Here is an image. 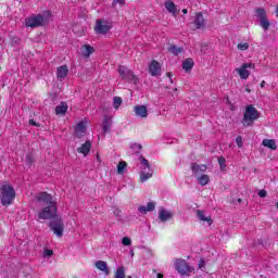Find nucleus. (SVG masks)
<instances>
[{
    "instance_id": "nucleus-1",
    "label": "nucleus",
    "mask_w": 278,
    "mask_h": 278,
    "mask_svg": "<svg viewBox=\"0 0 278 278\" xmlns=\"http://www.w3.org/2000/svg\"><path fill=\"white\" fill-rule=\"evenodd\" d=\"M37 201L39 203H45L47 205L38 213V218L41 220H51V218H55V214H58V205L55 201H53V197L47 192H40L36 195Z\"/></svg>"
},
{
    "instance_id": "nucleus-2",
    "label": "nucleus",
    "mask_w": 278,
    "mask_h": 278,
    "mask_svg": "<svg viewBox=\"0 0 278 278\" xmlns=\"http://www.w3.org/2000/svg\"><path fill=\"white\" fill-rule=\"evenodd\" d=\"M191 170L200 186H207L210 184V176L205 174L207 165L193 163L191 164Z\"/></svg>"
},
{
    "instance_id": "nucleus-3",
    "label": "nucleus",
    "mask_w": 278,
    "mask_h": 278,
    "mask_svg": "<svg viewBox=\"0 0 278 278\" xmlns=\"http://www.w3.org/2000/svg\"><path fill=\"white\" fill-rule=\"evenodd\" d=\"M14 199H16V191L12 185L5 182L0 187V200L2 205H12Z\"/></svg>"
},
{
    "instance_id": "nucleus-4",
    "label": "nucleus",
    "mask_w": 278,
    "mask_h": 278,
    "mask_svg": "<svg viewBox=\"0 0 278 278\" xmlns=\"http://www.w3.org/2000/svg\"><path fill=\"white\" fill-rule=\"evenodd\" d=\"M260 118V112L252 104L245 108L243 113L242 125L243 127H252L253 123Z\"/></svg>"
},
{
    "instance_id": "nucleus-5",
    "label": "nucleus",
    "mask_w": 278,
    "mask_h": 278,
    "mask_svg": "<svg viewBox=\"0 0 278 278\" xmlns=\"http://www.w3.org/2000/svg\"><path fill=\"white\" fill-rule=\"evenodd\" d=\"M141 160V166H140V177L139 181L141 184H144L146 181H149L151 177H153V170L151 169V165L149 164V161L144 159L143 156H140Z\"/></svg>"
},
{
    "instance_id": "nucleus-6",
    "label": "nucleus",
    "mask_w": 278,
    "mask_h": 278,
    "mask_svg": "<svg viewBox=\"0 0 278 278\" xmlns=\"http://www.w3.org/2000/svg\"><path fill=\"white\" fill-rule=\"evenodd\" d=\"M174 266L177 273L181 275V277H190V274L194 273V267H192L190 264H188V262L181 258H176Z\"/></svg>"
},
{
    "instance_id": "nucleus-7",
    "label": "nucleus",
    "mask_w": 278,
    "mask_h": 278,
    "mask_svg": "<svg viewBox=\"0 0 278 278\" xmlns=\"http://www.w3.org/2000/svg\"><path fill=\"white\" fill-rule=\"evenodd\" d=\"M49 227L56 238H62L64 236V220L62 217L52 219L49 223Z\"/></svg>"
},
{
    "instance_id": "nucleus-8",
    "label": "nucleus",
    "mask_w": 278,
    "mask_h": 278,
    "mask_svg": "<svg viewBox=\"0 0 278 278\" xmlns=\"http://www.w3.org/2000/svg\"><path fill=\"white\" fill-rule=\"evenodd\" d=\"M42 25H45V17L40 14H33L25 18V27H31L34 29Z\"/></svg>"
},
{
    "instance_id": "nucleus-9",
    "label": "nucleus",
    "mask_w": 278,
    "mask_h": 278,
    "mask_svg": "<svg viewBox=\"0 0 278 278\" xmlns=\"http://www.w3.org/2000/svg\"><path fill=\"white\" fill-rule=\"evenodd\" d=\"M119 76L125 81H130L131 84H138V77L134 75V72L123 65H119L117 68Z\"/></svg>"
},
{
    "instance_id": "nucleus-10",
    "label": "nucleus",
    "mask_w": 278,
    "mask_h": 278,
    "mask_svg": "<svg viewBox=\"0 0 278 278\" xmlns=\"http://www.w3.org/2000/svg\"><path fill=\"white\" fill-rule=\"evenodd\" d=\"M110 29H112V22L103 18H100L97 21L94 26L96 34L104 35V34H108Z\"/></svg>"
},
{
    "instance_id": "nucleus-11",
    "label": "nucleus",
    "mask_w": 278,
    "mask_h": 278,
    "mask_svg": "<svg viewBox=\"0 0 278 278\" xmlns=\"http://www.w3.org/2000/svg\"><path fill=\"white\" fill-rule=\"evenodd\" d=\"M173 216H175V213L170 210H167L163 206L159 208V220L161 223H168V220H172Z\"/></svg>"
},
{
    "instance_id": "nucleus-12",
    "label": "nucleus",
    "mask_w": 278,
    "mask_h": 278,
    "mask_svg": "<svg viewBox=\"0 0 278 278\" xmlns=\"http://www.w3.org/2000/svg\"><path fill=\"white\" fill-rule=\"evenodd\" d=\"M253 66L252 63H243L241 67L236 68V73H238L240 79H249L251 72L249 71Z\"/></svg>"
},
{
    "instance_id": "nucleus-13",
    "label": "nucleus",
    "mask_w": 278,
    "mask_h": 278,
    "mask_svg": "<svg viewBox=\"0 0 278 278\" xmlns=\"http://www.w3.org/2000/svg\"><path fill=\"white\" fill-rule=\"evenodd\" d=\"M149 73L152 77H160V75H162V65L160 62L153 60L149 64Z\"/></svg>"
},
{
    "instance_id": "nucleus-14",
    "label": "nucleus",
    "mask_w": 278,
    "mask_h": 278,
    "mask_svg": "<svg viewBox=\"0 0 278 278\" xmlns=\"http://www.w3.org/2000/svg\"><path fill=\"white\" fill-rule=\"evenodd\" d=\"M87 129H88L87 122L80 121L75 127L74 136L76 138H84L86 136Z\"/></svg>"
},
{
    "instance_id": "nucleus-15",
    "label": "nucleus",
    "mask_w": 278,
    "mask_h": 278,
    "mask_svg": "<svg viewBox=\"0 0 278 278\" xmlns=\"http://www.w3.org/2000/svg\"><path fill=\"white\" fill-rule=\"evenodd\" d=\"M68 77V67L66 65H62L56 70V78L59 81H64L65 78Z\"/></svg>"
},
{
    "instance_id": "nucleus-16",
    "label": "nucleus",
    "mask_w": 278,
    "mask_h": 278,
    "mask_svg": "<svg viewBox=\"0 0 278 278\" xmlns=\"http://www.w3.org/2000/svg\"><path fill=\"white\" fill-rule=\"evenodd\" d=\"M134 112L139 118H147L149 116V110H147L146 105H136Z\"/></svg>"
},
{
    "instance_id": "nucleus-17",
    "label": "nucleus",
    "mask_w": 278,
    "mask_h": 278,
    "mask_svg": "<svg viewBox=\"0 0 278 278\" xmlns=\"http://www.w3.org/2000/svg\"><path fill=\"white\" fill-rule=\"evenodd\" d=\"M94 266L98 270H101L104 275H110V267H108V262L105 261H97Z\"/></svg>"
},
{
    "instance_id": "nucleus-18",
    "label": "nucleus",
    "mask_w": 278,
    "mask_h": 278,
    "mask_svg": "<svg viewBox=\"0 0 278 278\" xmlns=\"http://www.w3.org/2000/svg\"><path fill=\"white\" fill-rule=\"evenodd\" d=\"M92 53H94V48L92 46L83 45L80 47V55H83V58H89Z\"/></svg>"
},
{
    "instance_id": "nucleus-19",
    "label": "nucleus",
    "mask_w": 278,
    "mask_h": 278,
    "mask_svg": "<svg viewBox=\"0 0 278 278\" xmlns=\"http://www.w3.org/2000/svg\"><path fill=\"white\" fill-rule=\"evenodd\" d=\"M90 149H92V143L90 141H86L77 149L78 153H81L85 157L90 153Z\"/></svg>"
},
{
    "instance_id": "nucleus-20",
    "label": "nucleus",
    "mask_w": 278,
    "mask_h": 278,
    "mask_svg": "<svg viewBox=\"0 0 278 278\" xmlns=\"http://www.w3.org/2000/svg\"><path fill=\"white\" fill-rule=\"evenodd\" d=\"M195 214L199 220H201L202 223H208V225H212V217L207 216L205 214V211L198 210L195 211Z\"/></svg>"
},
{
    "instance_id": "nucleus-21",
    "label": "nucleus",
    "mask_w": 278,
    "mask_h": 278,
    "mask_svg": "<svg viewBox=\"0 0 278 278\" xmlns=\"http://www.w3.org/2000/svg\"><path fill=\"white\" fill-rule=\"evenodd\" d=\"M194 25L197 29H203V27H205V18L203 17V14L201 13L195 14Z\"/></svg>"
},
{
    "instance_id": "nucleus-22",
    "label": "nucleus",
    "mask_w": 278,
    "mask_h": 278,
    "mask_svg": "<svg viewBox=\"0 0 278 278\" xmlns=\"http://www.w3.org/2000/svg\"><path fill=\"white\" fill-rule=\"evenodd\" d=\"M165 10L173 14V16H177V5L170 0L165 1Z\"/></svg>"
},
{
    "instance_id": "nucleus-23",
    "label": "nucleus",
    "mask_w": 278,
    "mask_h": 278,
    "mask_svg": "<svg viewBox=\"0 0 278 278\" xmlns=\"http://www.w3.org/2000/svg\"><path fill=\"white\" fill-rule=\"evenodd\" d=\"M262 144L267 149H271V151H277V141L275 139H264Z\"/></svg>"
},
{
    "instance_id": "nucleus-24",
    "label": "nucleus",
    "mask_w": 278,
    "mask_h": 278,
    "mask_svg": "<svg viewBox=\"0 0 278 278\" xmlns=\"http://www.w3.org/2000/svg\"><path fill=\"white\" fill-rule=\"evenodd\" d=\"M66 112H68V104L66 102H61L55 108V114L56 115H64Z\"/></svg>"
},
{
    "instance_id": "nucleus-25",
    "label": "nucleus",
    "mask_w": 278,
    "mask_h": 278,
    "mask_svg": "<svg viewBox=\"0 0 278 278\" xmlns=\"http://www.w3.org/2000/svg\"><path fill=\"white\" fill-rule=\"evenodd\" d=\"M155 210V202H149L147 206H139L138 212L140 214H147V212H153Z\"/></svg>"
},
{
    "instance_id": "nucleus-26",
    "label": "nucleus",
    "mask_w": 278,
    "mask_h": 278,
    "mask_svg": "<svg viewBox=\"0 0 278 278\" xmlns=\"http://www.w3.org/2000/svg\"><path fill=\"white\" fill-rule=\"evenodd\" d=\"M193 66H194V61L192 59H186L182 62V70L186 71V73H190Z\"/></svg>"
},
{
    "instance_id": "nucleus-27",
    "label": "nucleus",
    "mask_w": 278,
    "mask_h": 278,
    "mask_svg": "<svg viewBox=\"0 0 278 278\" xmlns=\"http://www.w3.org/2000/svg\"><path fill=\"white\" fill-rule=\"evenodd\" d=\"M111 127H112V122H110V118L108 116H104V119H103V123H102L103 134H108V131H110Z\"/></svg>"
},
{
    "instance_id": "nucleus-28",
    "label": "nucleus",
    "mask_w": 278,
    "mask_h": 278,
    "mask_svg": "<svg viewBox=\"0 0 278 278\" xmlns=\"http://www.w3.org/2000/svg\"><path fill=\"white\" fill-rule=\"evenodd\" d=\"M168 51L173 53V55H179L184 50L177 46H169Z\"/></svg>"
},
{
    "instance_id": "nucleus-29",
    "label": "nucleus",
    "mask_w": 278,
    "mask_h": 278,
    "mask_svg": "<svg viewBox=\"0 0 278 278\" xmlns=\"http://www.w3.org/2000/svg\"><path fill=\"white\" fill-rule=\"evenodd\" d=\"M125 168H127V163L125 161L119 162L117 165L118 175H123L125 173Z\"/></svg>"
},
{
    "instance_id": "nucleus-30",
    "label": "nucleus",
    "mask_w": 278,
    "mask_h": 278,
    "mask_svg": "<svg viewBox=\"0 0 278 278\" xmlns=\"http://www.w3.org/2000/svg\"><path fill=\"white\" fill-rule=\"evenodd\" d=\"M114 278H125V267H118L114 274Z\"/></svg>"
},
{
    "instance_id": "nucleus-31",
    "label": "nucleus",
    "mask_w": 278,
    "mask_h": 278,
    "mask_svg": "<svg viewBox=\"0 0 278 278\" xmlns=\"http://www.w3.org/2000/svg\"><path fill=\"white\" fill-rule=\"evenodd\" d=\"M130 149H131L132 153H140V151L142 150V144L130 143Z\"/></svg>"
},
{
    "instance_id": "nucleus-32",
    "label": "nucleus",
    "mask_w": 278,
    "mask_h": 278,
    "mask_svg": "<svg viewBox=\"0 0 278 278\" xmlns=\"http://www.w3.org/2000/svg\"><path fill=\"white\" fill-rule=\"evenodd\" d=\"M261 23V27H263V29L267 30L270 27V22H268V18L263 17L262 20H260Z\"/></svg>"
},
{
    "instance_id": "nucleus-33",
    "label": "nucleus",
    "mask_w": 278,
    "mask_h": 278,
    "mask_svg": "<svg viewBox=\"0 0 278 278\" xmlns=\"http://www.w3.org/2000/svg\"><path fill=\"white\" fill-rule=\"evenodd\" d=\"M123 103V99H121V97H115L113 99V108H115V110H118V108H121Z\"/></svg>"
},
{
    "instance_id": "nucleus-34",
    "label": "nucleus",
    "mask_w": 278,
    "mask_h": 278,
    "mask_svg": "<svg viewBox=\"0 0 278 278\" xmlns=\"http://www.w3.org/2000/svg\"><path fill=\"white\" fill-rule=\"evenodd\" d=\"M218 164H219L220 170H225V168H227V160H225V157L223 156L218 157Z\"/></svg>"
},
{
    "instance_id": "nucleus-35",
    "label": "nucleus",
    "mask_w": 278,
    "mask_h": 278,
    "mask_svg": "<svg viewBox=\"0 0 278 278\" xmlns=\"http://www.w3.org/2000/svg\"><path fill=\"white\" fill-rule=\"evenodd\" d=\"M256 16H257V18H260V21L262 18H266V10H264V9H256Z\"/></svg>"
},
{
    "instance_id": "nucleus-36",
    "label": "nucleus",
    "mask_w": 278,
    "mask_h": 278,
    "mask_svg": "<svg viewBox=\"0 0 278 278\" xmlns=\"http://www.w3.org/2000/svg\"><path fill=\"white\" fill-rule=\"evenodd\" d=\"M237 49H239V51H247V49H249V43L248 42L238 43Z\"/></svg>"
},
{
    "instance_id": "nucleus-37",
    "label": "nucleus",
    "mask_w": 278,
    "mask_h": 278,
    "mask_svg": "<svg viewBox=\"0 0 278 278\" xmlns=\"http://www.w3.org/2000/svg\"><path fill=\"white\" fill-rule=\"evenodd\" d=\"M122 244H123L124 247H131V239H129V237H124V238L122 239Z\"/></svg>"
},
{
    "instance_id": "nucleus-38",
    "label": "nucleus",
    "mask_w": 278,
    "mask_h": 278,
    "mask_svg": "<svg viewBox=\"0 0 278 278\" xmlns=\"http://www.w3.org/2000/svg\"><path fill=\"white\" fill-rule=\"evenodd\" d=\"M236 143H237V146H238V148L239 149H242V147H243V142H242V136H238L237 138H236Z\"/></svg>"
},
{
    "instance_id": "nucleus-39",
    "label": "nucleus",
    "mask_w": 278,
    "mask_h": 278,
    "mask_svg": "<svg viewBox=\"0 0 278 278\" xmlns=\"http://www.w3.org/2000/svg\"><path fill=\"white\" fill-rule=\"evenodd\" d=\"M198 266L202 273H205V260H200Z\"/></svg>"
},
{
    "instance_id": "nucleus-40",
    "label": "nucleus",
    "mask_w": 278,
    "mask_h": 278,
    "mask_svg": "<svg viewBox=\"0 0 278 278\" xmlns=\"http://www.w3.org/2000/svg\"><path fill=\"white\" fill-rule=\"evenodd\" d=\"M116 5H125V0H114L113 1V8H116Z\"/></svg>"
},
{
    "instance_id": "nucleus-41",
    "label": "nucleus",
    "mask_w": 278,
    "mask_h": 278,
    "mask_svg": "<svg viewBox=\"0 0 278 278\" xmlns=\"http://www.w3.org/2000/svg\"><path fill=\"white\" fill-rule=\"evenodd\" d=\"M53 255V250L46 249L43 251V257H51Z\"/></svg>"
},
{
    "instance_id": "nucleus-42",
    "label": "nucleus",
    "mask_w": 278,
    "mask_h": 278,
    "mask_svg": "<svg viewBox=\"0 0 278 278\" xmlns=\"http://www.w3.org/2000/svg\"><path fill=\"white\" fill-rule=\"evenodd\" d=\"M26 162H27L28 166L30 164H34V156L31 154H27L26 155Z\"/></svg>"
},
{
    "instance_id": "nucleus-43",
    "label": "nucleus",
    "mask_w": 278,
    "mask_h": 278,
    "mask_svg": "<svg viewBox=\"0 0 278 278\" xmlns=\"http://www.w3.org/2000/svg\"><path fill=\"white\" fill-rule=\"evenodd\" d=\"M266 194H267L266 190H261V191L258 192V197H261V199L266 198Z\"/></svg>"
},
{
    "instance_id": "nucleus-44",
    "label": "nucleus",
    "mask_w": 278,
    "mask_h": 278,
    "mask_svg": "<svg viewBox=\"0 0 278 278\" xmlns=\"http://www.w3.org/2000/svg\"><path fill=\"white\" fill-rule=\"evenodd\" d=\"M29 125H33L34 127H38V123H36L34 119H29Z\"/></svg>"
},
{
    "instance_id": "nucleus-45",
    "label": "nucleus",
    "mask_w": 278,
    "mask_h": 278,
    "mask_svg": "<svg viewBox=\"0 0 278 278\" xmlns=\"http://www.w3.org/2000/svg\"><path fill=\"white\" fill-rule=\"evenodd\" d=\"M167 77H169V80L173 81V74L167 73Z\"/></svg>"
},
{
    "instance_id": "nucleus-46",
    "label": "nucleus",
    "mask_w": 278,
    "mask_h": 278,
    "mask_svg": "<svg viewBox=\"0 0 278 278\" xmlns=\"http://www.w3.org/2000/svg\"><path fill=\"white\" fill-rule=\"evenodd\" d=\"M264 86H266V81L263 80V81L261 83V88H264Z\"/></svg>"
},
{
    "instance_id": "nucleus-47",
    "label": "nucleus",
    "mask_w": 278,
    "mask_h": 278,
    "mask_svg": "<svg viewBox=\"0 0 278 278\" xmlns=\"http://www.w3.org/2000/svg\"><path fill=\"white\" fill-rule=\"evenodd\" d=\"M96 159L98 162H101V156H99V154H97Z\"/></svg>"
},
{
    "instance_id": "nucleus-48",
    "label": "nucleus",
    "mask_w": 278,
    "mask_h": 278,
    "mask_svg": "<svg viewBox=\"0 0 278 278\" xmlns=\"http://www.w3.org/2000/svg\"><path fill=\"white\" fill-rule=\"evenodd\" d=\"M156 278H164V275L157 274V275H156Z\"/></svg>"
},
{
    "instance_id": "nucleus-49",
    "label": "nucleus",
    "mask_w": 278,
    "mask_h": 278,
    "mask_svg": "<svg viewBox=\"0 0 278 278\" xmlns=\"http://www.w3.org/2000/svg\"><path fill=\"white\" fill-rule=\"evenodd\" d=\"M182 14H188V9H184Z\"/></svg>"
},
{
    "instance_id": "nucleus-50",
    "label": "nucleus",
    "mask_w": 278,
    "mask_h": 278,
    "mask_svg": "<svg viewBox=\"0 0 278 278\" xmlns=\"http://www.w3.org/2000/svg\"><path fill=\"white\" fill-rule=\"evenodd\" d=\"M131 256L134 257V250L130 251Z\"/></svg>"
},
{
    "instance_id": "nucleus-51",
    "label": "nucleus",
    "mask_w": 278,
    "mask_h": 278,
    "mask_svg": "<svg viewBox=\"0 0 278 278\" xmlns=\"http://www.w3.org/2000/svg\"><path fill=\"white\" fill-rule=\"evenodd\" d=\"M247 92H251V90L247 89Z\"/></svg>"
},
{
    "instance_id": "nucleus-52",
    "label": "nucleus",
    "mask_w": 278,
    "mask_h": 278,
    "mask_svg": "<svg viewBox=\"0 0 278 278\" xmlns=\"http://www.w3.org/2000/svg\"><path fill=\"white\" fill-rule=\"evenodd\" d=\"M127 278H131V276H128Z\"/></svg>"
}]
</instances>
